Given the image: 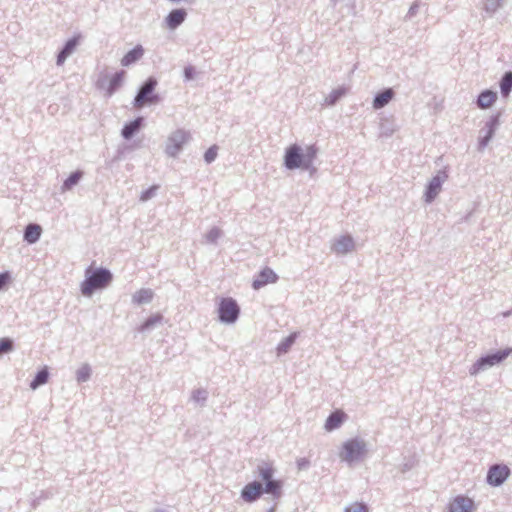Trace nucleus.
<instances>
[{"mask_svg":"<svg viewBox=\"0 0 512 512\" xmlns=\"http://www.w3.org/2000/svg\"><path fill=\"white\" fill-rule=\"evenodd\" d=\"M259 475L262 480L266 483L265 489L259 482H251L247 484L241 492V496L246 502H253L258 499L261 494L265 491L272 495H279L281 489V483L273 480V469L269 465L259 467Z\"/></svg>","mask_w":512,"mask_h":512,"instance_id":"nucleus-1","label":"nucleus"},{"mask_svg":"<svg viewBox=\"0 0 512 512\" xmlns=\"http://www.w3.org/2000/svg\"><path fill=\"white\" fill-rule=\"evenodd\" d=\"M87 278L81 284V292L84 296H91L97 289L106 287L112 280V274L106 269H97L90 274L86 271Z\"/></svg>","mask_w":512,"mask_h":512,"instance_id":"nucleus-2","label":"nucleus"},{"mask_svg":"<svg viewBox=\"0 0 512 512\" xmlns=\"http://www.w3.org/2000/svg\"><path fill=\"white\" fill-rule=\"evenodd\" d=\"M316 157V149L312 146L290 147V169L292 168H309Z\"/></svg>","mask_w":512,"mask_h":512,"instance_id":"nucleus-3","label":"nucleus"},{"mask_svg":"<svg viewBox=\"0 0 512 512\" xmlns=\"http://www.w3.org/2000/svg\"><path fill=\"white\" fill-rule=\"evenodd\" d=\"M239 306L237 302L230 298H222L219 302L218 314L219 319L225 323H234L239 316Z\"/></svg>","mask_w":512,"mask_h":512,"instance_id":"nucleus-4","label":"nucleus"},{"mask_svg":"<svg viewBox=\"0 0 512 512\" xmlns=\"http://www.w3.org/2000/svg\"><path fill=\"white\" fill-rule=\"evenodd\" d=\"M365 454V445L362 441L351 439L346 441L340 451V458L346 462H353Z\"/></svg>","mask_w":512,"mask_h":512,"instance_id":"nucleus-5","label":"nucleus"},{"mask_svg":"<svg viewBox=\"0 0 512 512\" xmlns=\"http://www.w3.org/2000/svg\"><path fill=\"white\" fill-rule=\"evenodd\" d=\"M156 85L157 81L153 78H149L146 81V83L140 89L138 95L135 97V108H142L145 104L155 103L158 100V97L153 94Z\"/></svg>","mask_w":512,"mask_h":512,"instance_id":"nucleus-6","label":"nucleus"},{"mask_svg":"<svg viewBox=\"0 0 512 512\" xmlns=\"http://www.w3.org/2000/svg\"><path fill=\"white\" fill-rule=\"evenodd\" d=\"M188 134L185 131L178 130L169 138L166 151L169 155L175 156L182 146L187 142Z\"/></svg>","mask_w":512,"mask_h":512,"instance_id":"nucleus-7","label":"nucleus"},{"mask_svg":"<svg viewBox=\"0 0 512 512\" xmlns=\"http://www.w3.org/2000/svg\"><path fill=\"white\" fill-rule=\"evenodd\" d=\"M509 468L505 465H494L489 469L487 481L491 485H500L509 476Z\"/></svg>","mask_w":512,"mask_h":512,"instance_id":"nucleus-8","label":"nucleus"},{"mask_svg":"<svg viewBox=\"0 0 512 512\" xmlns=\"http://www.w3.org/2000/svg\"><path fill=\"white\" fill-rule=\"evenodd\" d=\"M474 508L473 500L466 496L455 497L448 506L449 512H473Z\"/></svg>","mask_w":512,"mask_h":512,"instance_id":"nucleus-9","label":"nucleus"},{"mask_svg":"<svg viewBox=\"0 0 512 512\" xmlns=\"http://www.w3.org/2000/svg\"><path fill=\"white\" fill-rule=\"evenodd\" d=\"M446 172H440L430 181L426 193V202H431L440 192L442 183L447 179Z\"/></svg>","mask_w":512,"mask_h":512,"instance_id":"nucleus-10","label":"nucleus"},{"mask_svg":"<svg viewBox=\"0 0 512 512\" xmlns=\"http://www.w3.org/2000/svg\"><path fill=\"white\" fill-rule=\"evenodd\" d=\"M510 353V350H503L498 351L495 354L488 355L486 357L481 358L476 364H475V370L474 373L478 372L479 370L483 369L486 365L493 366L502 360H504Z\"/></svg>","mask_w":512,"mask_h":512,"instance_id":"nucleus-11","label":"nucleus"},{"mask_svg":"<svg viewBox=\"0 0 512 512\" xmlns=\"http://www.w3.org/2000/svg\"><path fill=\"white\" fill-rule=\"evenodd\" d=\"M277 279L276 274L269 268L263 269L253 282V288L259 289L266 284L274 283Z\"/></svg>","mask_w":512,"mask_h":512,"instance_id":"nucleus-12","label":"nucleus"},{"mask_svg":"<svg viewBox=\"0 0 512 512\" xmlns=\"http://www.w3.org/2000/svg\"><path fill=\"white\" fill-rule=\"evenodd\" d=\"M354 241L350 236H342L333 244V250L337 254H345L354 249Z\"/></svg>","mask_w":512,"mask_h":512,"instance_id":"nucleus-13","label":"nucleus"},{"mask_svg":"<svg viewBox=\"0 0 512 512\" xmlns=\"http://www.w3.org/2000/svg\"><path fill=\"white\" fill-rule=\"evenodd\" d=\"M186 11L184 9L172 10L166 17V24L168 28L175 29L178 27L186 18Z\"/></svg>","mask_w":512,"mask_h":512,"instance_id":"nucleus-14","label":"nucleus"},{"mask_svg":"<svg viewBox=\"0 0 512 512\" xmlns=\"http://www.w3.org/2000/svg\"><path fill=\"white\" fill-rule=\"evenodd\" d=\"M346 419V414L341 410L334 411L325 422V429L332 431L338 428Z\"/></svg>","mask_w":512,"mask_h":512,"instance_id":"nucleus-15","label":"nucleus"},{"mask_svg":"<svg viewBox=\"0 0 512 512\" xmlns=\"http://www.w3.org/2000/svg\"><path fill=\"white\" fill-rule=\"evenodd\" d=\"M497 95L491 90L483 91L477 100V105L481 109L490 108L496 101Z\"/></svg>","mask_w":512,"mask_h":512,"instance_id":"nucleus-16","label":"nucleus"},{"mask_svg":"<svg viewBox=\"0 0 512 512\" xmlns=\"http://www.w3.org/2000/svg\"><path fill=\"white\" fill-rule=\"evenodd\" d=\"M42 228L37 224H29L24 233V239L28 243H35L41 236Z\"/></svg>","mask_w":512,"mask_h":512,"instance_id":"nucleus-17","label":"nucleus"},{"mask_svg":"<svg viewBox=\"0 0 512 512\" xmlns=\"http://www.w3.org/2000/svg\"><path fill=\"white\" fill-rule=\"evenodd\" d=\"M143 56V49L141 46H136L131 51H129L121 60L122 66H129L132 63L136 62Z\"/></svg>","mask_w":512,"mask_h":512,"instance_id":"nucleus-18","label":"nucleus"},{"mask_svg":"<svg viewBox=\"0 0 512 512\" xmlns=\"http://www.w3.org/2000/svg\"><path fill=\"white\" fill-rule=\"evenodd\" d=\"M394 96V92L392 89H386L385 91H383L382 93L378 94L374 101H373V107L375 109H380L382 107H384L385 105H387L391 99L393 98Z\"/></svg>","mask_w":512,"mask_h":512,"instance_id":"nucleus-19","label":"nucleus"},{"mask_svg":"<svg viewBox=\"0 0 512 512\" xmlns=\"http://www.w3.org/2000/svg\"><path fill=\"white\" fill-rule=\"evenodd\" d=\"M77 42H78L77 38H73L66 43L64 49L59 53L58 58H57V63L59 65H61L65 61L67 56H69L73 52V50L75 49V47L77 45Z\"/></svg>","mask_w":512,"mask_h":512,"instance_id":"nucleus-20","label":"nucleus"},{"mask_svg":"<svg viewBox=\"0 0 512 512\" xmlns=\"http://www.w3.org/2000/svg\"><path fill=\"white\" fill-rule=\"evenodd\" d=\"M153 298V292L150 289H141L133 295V302L136 304L148 303Z\"/></svg>","mask_w":512,"mask_h":512,"instance_id":"nucleus-21","label":"nucleus"},{"mask_svg":"<svg viewBox=\"0 0 512 512\" xmlns=\"http://www.w3.org/2000/svg\"><path fill=\"white\" fill-rule=\"evenodd\" d=\"M142 122V118H137L136 120L130 122L125 125L122 130V135L124 138L129 139L132 135L140 128Z\"/></svg>","mask_w":512,"mask_h":512,"instance_id":"nucleus-22","label":"nucleus"},{"mask_svg":"<svg viewBox=\"0 0 512 512\" xmlns=\"http://www.w3.org/2000/svg\"><path fill=\"white\" fill-rule=\"evenodd\" d=\"M48 378H49V373H48L47 368L45 367L37 373L35 379L31 382V384H30L31 389L35 390L40 385L47 383Z\"/></svg>","mask_w":512,"mask_h":512,"instance_id":"nucleus-23","label":"nucleus"},{"mask_svg":"<svg viewBox=\"0 0 512 512\" xmlns=\"http://www.w3.org/2000/svg\"><path fill=\"white\" fill-rule=\"evenodd\" d=\"M501 93L503 96H508L512 89V72H507L500 83Z\"/></svg>","mask_w":512,"mask_h":512,"instance_id":"nucleus-24","label":"nucleus"},{"mask_svg":"<svg viewBox=\"0 0 512 512\" xmlns=\"http://www.w3.org/2000/svg\"><path fill=\"white\" fill-rule=\"evenodd\" d=\"M82 177V172L80 171H76V172H73L64 182L63 184V188L66 189V190H69L71 189L74 185H76L79 180L81 179Z\"/></svg>","mask_w":512,"mask_h":512,"instance_id":"nucleus-25","label":"nucleus"},{"mask_svg":"<svg viewBox=\"0 0 512 512\" xmlns=\"http://www.w3.org/2000/svg\"><path fill=\"white\" fill-rule=\"evenodd\" d=\"M162 315L161 314H155L149 317L140 327L141 331H144L146 329H149L150 327L160 323L162 321Z\"/></svg>","mask_w":512,"mask_h":512,"instance_id":"nucleus-26","label":"nucleus"},{"mask_svg":"<svg viewBox=\"0 0 512 512\" xmlns=\"http://www.w3.org/2000/svg\"><path fill=\"white\" fill-rule=\"evenodd\" d=\"M123 76H124V72H120V73L115 74L112 77V79L110 81V86L108 88V95H112L113 92L116 90V88L118 86H120Z\"/></svg>","mask_w":512,"mask_h":512,"instance_id":"nucleus-27","label":"nucleus"},{"mask_svg":"<svg viewBox=\"0 0 512 512\" xmlns=\"http://www.w3.org/2000/svg\"><path fill=\"white\" fill-rule=\"evenodd\" d=\"M345 94H346L345 88L335 89L329 94L326 101L328 102V104L332 105Z\"/></svg>","mask_w":512,"mask_h":512,"instance_id":"nucleus-28","label":"nucleus"},{"mask_svg":"<svg viewBox=\"0 0 512 512\" xmlns=\"http://www.w3.org/2000/svg\"><path fill=\"white\" fill-rule=\"evenodd\" d=\"M13 348V342L8 338L0 339V355L11 351Z\"/></svg>","mask_w":512,"mask_h":512,"instance_id":"nucleus-29","label":"nucleus"},{"mask_svg":"<svg viewBox=\"0 0 512 512\" xmlns=\"http://www.w3.org/2000/svg\"><path fill=\"white\" fill-rule=\"evenodd\" d=\"M158 188H159V186L153 185L149 189L143 191L141 193L140 200L141 201L149 200L150 198H152L156 194V191L158 190Z\"/></svg>","mask_w":512,"mask_h":512,"instance_id":"nucleus-30","label":"nucleus"},{"mask_svg":"<svg viewBox=\"0 0 512 512\" xmlns=\"http://www.w3.org/2000/svg\"><path fill=\"white\" fill-rule=\"evenodd\" d=\"M90 377V368L88 366H83L77 371V380L79 382H84L88 380Z\"/></svg>","mask_w":512,"mask_h":512,"instance_id":"nucleus-31","label":"nucleus"},{"mask_svg":"<svg viewBox=\"0 0 512 512\" xmlns=\"http://www.w3.org/2000/svg\"><path fill=\"white\" fill-rule=\"evenodd\" d=\"M345 512H368V509L364 504L356 502L347 507Z\"/></svg>","mask_w":512,"mask_h":512,"instance_id":"nucleus-32","label":"nucleus"},{"mask_svg":"<svg viewBox=\"0 0 512 512\" xmlns=\"http://www.w3.org/2000/svg\"><path fill=\"white\" fill-rule=\"evenodd\" d=\"M217 156V147H210L205 153L206 162H212Z\"/></svg>","mask_w":512,"mask_h":512,"instance_id":"nucleus-33","label":"nucleus"},{"mask_svg":"<svg viewBox=\"0 0 512 512\" xmlns=\"http://www.w3.org/2000/svg\"><path fill=\"white\" fill-rule=\"evenodd\" d=\"M10 275L8 272L0 273V290L9 283Z\"/></svg>","mask_w":512,"mask_h":512,"instance_id":"nucleus-34","label":"nucleus"},{"mask_svg":"<svg viewBox=\"0 0 512 512\" xmlns=\"http://www.w3.org/2000/svg\"><path fill=\"white\" fill-rule=\"evenodd\" d=\"M195 74V69L192 66L185 67L184 75L187 80L193 79Z\"/></svg>","mask_w":512,"mask_h":512,"instance_id":"nucleus-35","label":"nucleus"},{"mask_svg":"<svg viewBox=\"0 0 512 512\" xmlns=\"http://www.w3.org/2000/svg\"><path fill=\"white\" fill-rule=\"evenodd\" d=\"M218 234L219 232L217 230L211 231L209 237L211 238L212 241H214L218 237Z\"/></svg>","mask_w":512,"mask_h":512,"instance_id":"nucleus-36","label":"nucleus"},{"mask_svg":"<svg viewBox=\"0 0 512 512\" xmlns=\"http://www.w3.org/2000/svg\"><path fill=\"white\" fill-rule=\"evenodd\" d=\"M309 464L308 461L303 460L301 462H298L299 468L302 469L303 467H306Z\"/></svg>","mask_w":512,"mask_h":512,"instance_id":"nucleus-37","label":"nucleus"},{"mask_svg":"<svg viewBox=\"0 0 512 512\" xmlns=\"http://www.w3.org/2000/svg\"><path fill=\"white\" fill-rule=\"evenodd\" d=\"M278 350H279V353H281V352H286V350H285V345H284V344L280 345V347L278 348Z\"/></svg>","mask_w":512,"mask_h":512,"instance_id":"nucleus-38","label":"nucleus"},{"mask_svg":"<svg viewBox=\"0 0 512 512\" xmlns=\"http://www.w3.org/2000/svg\"><path fill=\"white\" fill-rule=\"evenodd\" d=\"M284 159H285L286 164H288V151L286 152Z\"/></svg>","mask_w":512,"mask_h":512,"instance_id":"nucleus-39","label":"nucleus"},{"mask_svg":"<svg viewBox=\"0 0 512 512\" xmlns=\"http://www.w3.org/2000/svg\"><path fill=\"white\" fill-rule=\"evenodd\" d=\"M492 136V130H489L488 136L486 137V141Z\"/></svg>","mask_w":512,"mask_h":512,"instance_id":"nucleus-40","label":"nucleus"}]
</instances>
